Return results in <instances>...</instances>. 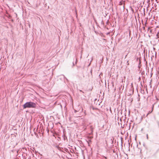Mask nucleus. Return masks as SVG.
<instances>
[{"mask_svg":"<svg viewBox=\"0 0 159 159\" xmlns=\"http://www.w3.org/2000/svg\"><path fill=\"white\" fill-rule=\"evenodd\" d=\"M157 38H159V35H158V34L157 33Z\"/></svg>","mask_w":159,"mask_h":159,"instance_id":"9","label":"nucleus"},{"mask_svg":"<svg viewBox=\"0 0 159 159\" xmlns=\"http://www.w3.org/2000/svg\"><path fill=\"white\" fill-rule=\"evenodd\" d=\"M73 65H74V63H73Z\"/></svg>","mask_w":159,"mask_h":159,"instance_id":"22","label":"nucleus"},{"mask_svg":"<svg viewBox=\"0 0 159 159\" xmlns=\"http://www.w3.org/2000/svg\"><path fill=\"white\" fill-rule=\"evenodd\" d=\"M123 2L121 1L120 2L119 5H122L123 4Z\"/></svg>","mask_w":159,"mask_h":159,"instance_id":"3","label":"nucleus"},{"mask_svg":"<svg viewBox=\"0 0 159 159\" xmlns=\"http://www.w3.org/2000/svg\"><path fill=\"white\" fill-rule=\"evenodd\" d=\"M93 134V132H91L89 134V135H92Z\"/></svg>","mask_w":159,"mask_h":159,"instance_id":"8","label":"nucleus"},{"mask_svg":"<svg viewBox=\"0 0 159 159\" xmlns=\"http://www.w3.org/2000/svg\"><path fill=\"white\" fill-rule=\"evenodd\" d=\"M104 158H105V159H107V158L106 157H104Z\"/></svg>","mask_w":159,"mask_h":159,"instance_id":"15","label":"nucleus"},{"mask_svg":"<svg viewBox=\"0 0 159 159\" xmlns=\"http://www.w3.org/2000/svg\"><path fill=\"white\" fill-rule=\"evenodd\" d=\"M151 82H152V80L151 81V82H150V84H149V85L150 86V87L151 88H152V84H151Z\"/></svg>","mask_w":159,"mask_h":159,"instance_id":"7","label":"nucleus"},{"mask_svg":"<svg viewBox=\"0 0 159 159\" xmlns=\"http://www.w3.org/2000/svg\"><path fill=\"white\" fill-rule=\"evenodd\" d=\"M84 130L85 131L87 129V127L86 126H84Z\"/></svg>","mask_w":159,"mask_h":159,"instance_id":"5","label":"nucleus"},{"mask_svg":"<svg viewBox=\"0 0 159 159\" xmlns=\"http://www.w3.org/2000/svg\"><path fill=\"white\" fill-rule=\"evenodd\" d=\"M139 64H140V63H141V60H140V59H139Z\"/></svg>","mask_w":159,"mask_h":159,"instance_id":"11","label":"nucleus"},{"mask_svg":"<svg viewBox=\"0 0 159 159\" xmlns=\"http://www.w3.org/2000/svg\"><path fill=\"white\" fill-rule=\"evenodd\" d=\"M122 139H123V138H121V141L122 140Z\"/></svg>","mask_w":159,"mask_h":159,"instance_id":"19","label":"nucleus"},{"mask_svg":"<svg viewBox=\"0 0 159 159\" xmlns=\"http://www.w3.org/2000/svg\"><path fill=\"white\" fill-rule=\"evenodd\" d=\"M147 139H148V134L147 135Z\"/></svg>","mask_w":159,"mask_h":159,"instance_id":"13","label":"nucleus"},{"mask_svg":"<svg viewBox=\"0 0 159 159\" xmlns=\"http://www.w3.org/2000/svg\"><path fill=\"white\" fill-rule=\"evenodd\" d=\"M130 31H129V35L130 36Z\"/></svg>","mask_w":159,"mask_h":159,"instance_id":"16","label":"nucleus"},{"mask_svg":"<svg viewBox=\"0 0 159 159\" xmlns=\"http://www.w3.org/2000/svg\"><path fill=\"white\" fill-rule=\"evenodd\" d=\"M143 30H144L145 29V27L144 26L143 27Z\"/></svg>","mask_w":159,"mask_h":159,"instance_id":"14","label":"nucleus"},{"mask_svg":"<svg viewBox=\"0 0 159 159\" xmlns=\"http://www.w3.org/2000/svg\"><path fill=\"white\" fill-rule=\"evenodd\" d=\"M91 132H93V127L92 125H90L89 126Z\"/></svg>","mask_w":159,"mask_h":159,"instance_id":"2","label":"nucleus"},{"mask_svg":"<svg viewBox=\"0 0 159 159\" xmlns=\"http://www.w3.org/2000/svg\"><path fill=\"white\" fill-rule=\"evenodd\" d=\"M143 74V72H142V74Z\"/></svg>","mask_w":159,"mask_h":159,"instance_id":"21","label":"nucleus"},{"mask_svg":"<svg viewBox=\"0 0 159 159\" xmlns=\"http://www.w3.org/2000/svg\"><path fill=\"white\" fill-rule=\"evenodd\" d=\"M90 138H93V137H90Z\"/></svg>","mask_w":159,"mask_h":159,"instance_id":"18","label":"nucleus"},{"mask_svg":"<svg viewBox=\"0 0 159 159\" xmlns=\"http://www.w3.org/2000/svg\"><path fill=\"white\" fill-rule=\"evenodd\" d=\"M79 90V91H80V92H82V93H84V92H83V91H82L81 90Z\"/></svg>","mask_w":159,"mask_h":159,"instance_id":"10","label":"nucleus"},{"mask_svg":"<svg viewBox=\"0 0 159 159\" xmlns=\"http://www.w3.org/2000/svg\"><path fill=\"white\" fill-rule=\"evenodd\" d=\"M110 110L111 112H112V111H111V107H110Z\"/></svg>","mask_w":159,"mask_h":159,"instance_id":"12","label":"nucleus"},{"mask_svg":"<svg viewBox=\"0 0 159 159\" xmlns=\"http://www.w3.org/2000/svg\"><path fill=\"white\" fill-rule=\"evenodd\" d=\"M138 58L137 57V60L138 61Z\"/></svg>","mask_w":159,"mask_h":159,"instance_id":"20","label":"nucleus"},{"mask_svg":"<svg viewBox=\"0 0 159 159\" xmlns=\"http://www.w3.org/2000/svg\"><path fill=\"white\" fill-rule=\"evenodd\" d=\"M154 106V104L152 105V111H153V110Z\"/></svg>","mask_w":159,"mask_h":159,"instance_id":"6","label":"nucleus"},{"mask_svg":"<svg viewBox=\"0 0 159 159\" xmlns=\"http://www.w3.org/2000/svg\"><path fill=\"white\" fill-rule=\"evenodd\" d=\"M138 67H139V69L140 68V66H139Z\"/></svg>","mask_w":159,"mask_h":159,"instance_id":"17","label":"nucleus"},{"mask_svg":"<svg viewBox=\"0 0 159 159\" xmlns=\"http://www.w3.org/2000/svg\"><path fill=\"white\" fill-rule=\"evenodd\" d=\"M152 111H149V112H148V113L147 114V116H148V115H149L150 113H151L152 112Z\"/></svg>","mask_w":159,"mask_h":159,"instance_id":"4","label":"nucleus"},{"mask_svg":"<svg viewBox=\"0 0 159 159\" xmlns=\"http://www.w3.org/2000/svg\"><path fill=\"white\" fill-rule=\"evenodd\" d=\"M36 104L34 102H26L23 106V108L25 109L27 108H33L36 107Z\"/></svg>","mask_w":159,"mask_h":159,"instance_id":"1","label":"nucleus"}]
</instances>
